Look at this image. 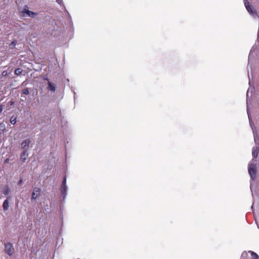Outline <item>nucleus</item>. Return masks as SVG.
Listing matches in <instances>:
<instances>
[{
    "mask_svg": "<svg viewBox=\"0 0 259 259\" xmlns=\"http://www.w3.org/2000/svg\"><path fill=\"white\" fill-rule=\"evenodd\" d=\"M244 3L247 12L250 15L254 18H258L259 15L255 8L247 0H244Z\"/></svg>",
    "mask_w": 259,
    "mask_h": 259,
    "instance_id": "nucleus-1",
    "label": "nucleus"
},
{
    "mask_svg": "<svg viewBox=\"0 0 259 259\" xmlns=\"http://www.w3.org/2000/svg\"><path fill=\"white\" fill-rule=\"evenodd\" d=\"M5 252L9 255L12 256L15 252V249L12 243L7 242L4 244Z\"/></svg>",
    "mask_w": 259,
    "mask_h": 259,
    "instance_id": "nucleus-2",
    "label": "nucleus"
},
{
    "mask_svg": "<svg viewBox=\"0 0 259 259\" xmlns=\"http://www.w3.org/2000/svg\"><path fill=\"white\" fill-rule=\"evenodd\" d=\"M41 189L39 188L35 187L33 189V191L31 196V200H35L41 194Z\"/></svg>",
    "mask_w": 259,
    "mask_h": 259,
    "instance_id": "nucleus-3",
    "label": "nucleus"
},
{
    "mask_svg": "<svg viewBox=\"0 0 259 259\" xmlns=\"http://www.w3.org/2000/svg\"><path fill=\"white\" fill-rule=\"evenodd\" d=\"M248 172L252 178H254L256 175V166L255 164H250L248 166Z\"/></svg>",
    "mask_w": 259,
    "mask_h": 259,
    "instance_id": "nucleus-4",
    "label": "nucleus"
},
{
    "mask_svg": "<svg viewBox=\"0 0 259 259\" xmlns=\"http://www.w3.org/2000/svg\"><path fill=\"white\" fill-rule=\"evenodd\" d=\"M30 143V140L29 139H26L21 143V147L24 150V151L27 152L29 147Z\"/></svg>",
    "mask_w": 259,
    "mask_h": 259,
    "instance_id": "nucleus-5",
    "label": "nucleus"
},
{
    "mask_svg": "<svg viewBox=\"0 0 259 259\" xmlns=\"http://www.w3.org/2000/svg\"><path fill=\"white\" fill-rule=\"evenodd\" d=\"M46 80L48 81V89L54 92L56 89V85L52 83L48 78H47Z\"/></svg>",
    "mask_w": 259,
    "mask_h": 259,
    "instance_id": "nucleus-6",
    "label": "nucleus"
},
{
    "mask_svg": "<svg viewBox=\"0 0 259 259\" xmlns=\"http://www.w3.org/2000/svg\"><path fill=\"white\" fill-rule=\"evenodd\" d=\"M28 156V154L26 151H23L20 155V161H21L22 163L24 162L26 159V158Z\"/></svg>",
    "mask_w": 259,
    "mask_h": 259,
    "instance_id": "nucleus-7",
    "label": "nucleus"
},
{
    "mask_svg": "<svg viewBox=\"0 0 259 259\" xmlns=\"http://www.w3.org/2000/svg\"><path fill=\"white\" fill-rule=\"evenodd\" d=\"M9 199H10V197H8V199L5 200L3 204V208L4 210L6 211L8 209L9 207Z\"/></svg>",
    "mask_w": 259,
    "mask_h": 259,
    "instance_id": "nucleus-8",
    "label": "nucleus"
},
{
    "mask_svg": "<svg viewBox=\"0 0 259 259\" xmlns=\"http://www.w3.org/2000/svg\"><path fill=\"white\" fill-rule=\"evenodd\" d=\"M259 148L258 147H253L252 152V156L255 158H257Z\"/></svg>",
    "mask_w": 259,
    "mask_h": 259,
    "instance_id": "nucleus-9",
    "label": "nucleus"
},
{
    "mask_svg": "<svg viewBox=\"0 0 259 259\" xmlns=\"http://www.w3.org/2000/svg\"><path fill=\"white\" fill-rule=\"evenodd\" d=\"M24 12L29 16L30 17H34V16H35L36 15V13L33 12H32V11H30L27 9H24Z\"/></svg>",
    "mask_w": 259,
    "mask_h": 259,
    "instance_id": "nucleus-10",
    "label": "nucleus"
},
{
    "mask_svg": "<svg viewBox=\"0 0 259 259\" xmlns=\"http://www.w3.org/2000/svg\"><path fill=\"white\" fill-rule=\"evenodd\" d=\"M67 190V186H61V194L64 198L66 196Z\"/></svg>",
    "mask_w": 259,
    "mask_h": 259,
    "instance_id": "nucleus-11",
    "label": "nucleus"
},
{
    "mask_svg": "<svg viewBox=\"0 0 259 259\" xmlns=\"http://www.w3.org/2000/svg\"><path fill=\"white\" fill-rule=\"evenodd\" d=\"M10 192V189L9 188L8 186H6L3 191V193L4 195H7Z\"/></svg>",
    "mask_w": 259,
    "mask_h": 259,
    "instance_id": "nucleus-12",
    "label": "nucleus"
},
{
    "mask_svg": "<svg viewBox=\"0 0 259 259\" xmlns=\"http://www.w3.org/2000/svg\"><path fill=\"white\" fill-rule=\"evenodd\" d=\"M10 122L12 124H16V123L17 122V117L14 116V115H13L11 117V119H10Z\"/></svg>",
    "mask_w": 259,
    "mask_h": 259,
    "instance_id": "nucleus-13",
    "label": "nucleus"
},
{
    "mask_svg": "<svg viewBox=\"0 0 259 259\" xmlns=\"http://www.w3.org/2000/svg\"><path fill=\"white\" fill-rule=\"evenodd\" d=\"M250 253L252 259H258V256L256 253L253 251H250Z\"/></svg>",
    "mask_w": 259,
    "mask_h": 259,
    "instance_id": "nucleus-14",
    "label": "nucleus"
},
{
    "mask_svg": "<svg viewBox=\"0 0 259 259\" xmlns=\"http://www.w3.org/2000/svg\"><path fill=\"white\" fill-rule=\"evenodd\" d=\"M22 69L20 68H18L15 70V74L17 75H19L22 72Z\"/></svg>",
    "mask_w": 259,
    "mask_h": 259,
    "instance_id": "nucleus-15",
    "label": "nucleus"
},
{
    "mask_svg": "<svg viewBox=\"0 0 259 259\" xmlns=\"http://www.w3.org/2000/svg\"><path fill=\"white\" fill-rule=\"evenodd\" d=\"M22 93L24 95H27L29 94V91L28 88H26L22 90Z\"/></svg>",
    "mask_w": 259,
    "mask_h": 259,
    "instance_id": "nucleus-16",
    "label": "nucleus"
},
{
    "mask_svg": "<svg viewBox=\"0 0 259 259\" xmlns=\"http://www.w3.org/2000/svg\"><path fill=\"white\" fill-rule=\"evenodd\" d=\"M5 128V124L4 123H0V130L4 131Z\"/></svg>",
    "mask_w": 259,
    "mask_h": 259,
    "instance_id": "nucleus-17",
    "label": "nucleus"
},
{
    "mask_svg": "<svg viewBox=\"0 0 259 259\" xmlns=\"http://www.w3.org/2000/svg\"><path fill=\"white\" fill-rule=\"evenodd\" d=\"M61 186H66V176L64 177Z\"/></svg>",
    "mask_w": 259,
    "mask_h": 259,
    "instance_id": "nucleus-18",
    "label": "nucleus"
},
{
    "mask_svg": "<svg viewBox=\"0 0 259 259\" xmlns=\"http://www.w3.org/2000/svg\"><path fill=\"white\" fill-rule=\"evenodd\" d=\"M17 43V41L16 40H14L12 41L11 44H10V46H15Z\"/></svg>",
    "mask_w": 259,
    "mask_h": 259,
    "instance_id": "nucleus-19",
    "label": "nucleus"
},
{
    "mask_svg": "<svg viewBox=\"0 0 259 259\" xmlns=\"http://www.w3.org/2000/svg\"><path fill=\"white\" fill-rule=\"evenodd\" d=\"M2 75L3 76H6L8 75L7 71L6 70L3 71L2 73Z\"/></svg>",
    "mask_w": 259,
    "mask_h": 259,
    "instance_id": "nucleus-20",
    "label": "nucleus"
},
{
    "mask_svg": "<svg viewBox=\"0 0 259 259\" xmlns=\"http://www.w3.org/2000/svg\"><path fill=\"white\" fill-rule=\"evenodd\" d=\"M3 107L2 105H0V113L2 112Z\"/></svg>",
    "mask_w": 259,
    "mask_h": 259,
    "instance_id": "nucleus-21",
    "label": "nucleus"
},
{
    "mask_svg": "<svg viewBox=\"0 0 259 259\" xmlns=\"http://www.w3.org/2000/svg\"><path fill=\"white\" fill-rule=\"evenodd\" d=\"M9 161V159H7L6 160H5V162L6 163V162H8Z\"/></svg>",
    "mask_w": 259,
    "mask_h": 259,
    "instance_id": "nucleus-22",
    "label": "nucleus"
},
{
    "mask_svg": "<svg viewBox=\"0 0 259 259\" xmlns=\"http://www.w3.org/2000/svg\"><path fill=\"white\" fill-rule=\"evenodd\" d=\"M13 103H14V102L12 101V102H11V104H11V105H13Z\"/></svg>",
    "mask_w": 259,
    "mask_h": 259,
    "instance_id": "nucleus-23",
    "label": "nucleus"
},
{
    "mask_svg": "<svg viewBox=\"0 0 259 259\" xmlns=\"http://www.w3.org/2000/svg\"><path fill=\"white\" fill-rule=\"evenodd\" d=\"M22 183V180H21L19 181V183Z\"/></svg>",
    "mask_w": 259,
    "mask_h": 259,
    "instance_id": "nucleus-24",
    "label": "nucleus"
}]
</instances>
